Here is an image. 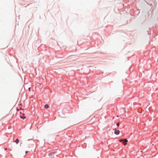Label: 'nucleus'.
Returning <instances> with one entry per match:
<instances>
[{"mask_svg": "<svg viewBox=\"0 0 158 158\" xmlns=\"http://www.w3.org/2000/svg\"><path fill=\"white\" fill-rule=\"evenodd\" d=\"M123 140L124 139H120L119 140V141L120 142H123Z\"/></svg>", "mask_w": 158, "mask_h": 158, "instance_id": "nucleus-6", "label": "nucleus"}, {"mask_svg": "<svg viewBox=\"0 0 158 158\" xmlns=\"http://www.w3.org/2000/svg\"><path fill=\"white\" fill-rule=\"evenodd\" d=\"M7 150V148H5V150Z\"/></svg>", "mask_w": 158, "mask_h": 158, "instance_id": "nucleus-8", "label": "nucleus"}, {"mask_svg": "<svg viewBox=\"0 0 158 158\" xmlns=\"http://www.w3.org/2000/svg\"><path fill=\"white\" fill-rule=\"evenodd\" d=\"M114 131V133L116 135H118L119 133V131L118 130H117L116 129H115Z\"/></svg>", "mask_w": 158, "mask_h": 158, "instance_id": "nucleus-3", "label": "nucleus"}, {"mask_svg": "<svg viewBox=\"0 0 158 158\" xmlns=\"http://www.w3.org/2000/svg\"><path fill=\"white\" fill-rule=\"evenodd\" d=\"M30 89H31V88H29V91H30Z\"/></svg>", "mask_w": 158, "mask_h": 158, "instance_id": "nucleus-7", "label": "nucleus"}, {"mask_svg": "<svg viewBox=\"0 0 158 158\" xmlns=\"http://www.w3.org/2000/svg\"><path fill=\"white\" fill-rule=\"evenodd\" d=\"M49 156L51 157V158H55L56 156L55 152H51L49 154Z\"/></svg>", "mask_w": 158, "mask_h": 158, "instance_id": "nucleus-1", "label": "nucleus"}, {"mask_svg": "<svg viewBox=\"0 0 158 158\" xmlns=\"http://www.w3.org/2000/svg\"><path fill=\"white\" fill-rule=\"evenodd\" d=\"M45 108L47 109L49 107V106L48 104H46L44 106Z\"/></svg>", "mask_w": 158, "mask_h": 158, "instance_id": "nucleus-4", "label": "nucleus"}, {"mask_svg": "<svg viewBox=\"0 0 158 158\" xmlns=\"http://www.w3.org/2000/svg\"><path fill=\"white\" fill-rule=\"evenodd\" d=\"M19 140L18 139H16V141H15V142H16V143L17 144V143H19Z\"/></svg>", "mask_w": 158, "mask_h": 158, "instance_id": "nucleus-5", "label": "nucleus"}, {"mask_svg": "<svg viewBox=\"0 0 158 158\" xmlns=\"http://www.w3.org/2000/svg\"><path fill=\"white\" fill-rule=\"evenodd\" d=\"M127 140L126 139H124L123 141V143L125 146L127 144Z\"/></svg>", "mask_w": 158, "mask_h": 158, "instance_id": "nucleus-2", "label": "nucleus"}, {"mask_svg": "<svg viewBox=\"0 0 158 158\" xmlns=\"http://www.w3.org/2000/svg\"><path fill=\"white\" fill-rule=\"evenodd\" d=\"M26 152V153L27 152Z\"/></svg>", "mask_w": 158, "mask_h": 158, "instance_id": "nucleus-9", "label": "nucleus"}]
</instances>
